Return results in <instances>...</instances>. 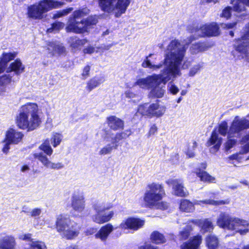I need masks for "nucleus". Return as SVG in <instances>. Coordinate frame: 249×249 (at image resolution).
<instances>
[{"label": "nucleus", "mask_w": 249, "mask_h": 249, "mask_svg": "<svg viewBox=\"0 0 249 249\" xmlns=\"http://www.w3.org/2000/svg\"><path fill=\"white\" fill-rule=\"evenodd\" d=\"M96 231V229L93 228H90L89 229H87L86 231L85 232V235L87 236L93 234Z\"/></svg>", "instance_id": "nucleus-64"}, {"label": "nucleus", "mask_w": 249, "mask_h": 249, "mask_svg": "<svg viewBox=\"0 0 249 249\" xmlns=\"http://www.w3.org/2000/svg\"><path fill=\"white\" fill-rule=\"evenodd\" d=\"M236 143V141L234 139H228L224 143V146L226 151H228Z\"/></svg>", "instance_id": "nucleus-50"}, {"label": "nucleus", "mask_w": 249, "mask_h": 249, "mask_svg": "<svg viewBox=\"0 0 249 249\" xmlns=\"http://www.w3.org/2000/svg\"><path fill=\"white\" fill-rule=\"evenodd\" d=\"M206 245L208 249H217L219 246V240L217 237L210 235L206 238Z\"/></svg>", "instance_id": "nucleus-37"}, {"label": "nucleus", "mask_w": 249, "mask_h": 249, "mask_svg": "<svg viewBox=\"0 0 249 249\" xmlns=\"http://www.w3.org/2000/svg\"><path fill=\"white\" fill-rule=\"evenodd\" d=\"M230 202L229 199L221 200H214L211 199H205L204 200H195L192 203L187 199H182L179 205V209L181 211L191 213L195 210V205H201L202 204L212 205L218 206L221 205L228 204Z\"/></svg>", "instance_id": "nucleus-11"}, {"label": "nucleus", "mask_w": 249, "mask_h": 249, "mask_svg": "<svg viewBox=\"0 0 249 249\" xmlns=\"http://www.w3.org/2000/svg\"><path fill=\"white\" fill-rule=\"evenodd\" d=\"M41 209L39 208H35L31 212V215L32 217L39 216L41 213Z\"/></svg>", "instance_id": "nucleus-57"}, {"label": "nucleus", "mask_w": 249, "mask_h": 249, "mask_svg": "<svg viewBox=\"0 0 249 249\" xmlns=\"http://www.w3.org/2000/svg\"><path fill=\"white\" fill-rule=\"evenodd\" d=\"M90 70V68L89 66H86L83 69V72L82 74V76L86 77L89 76Z\"/></svg>", "instance_id": "nucleus-62"}, {"label": "nucleus", "mask_w": 249, "mask_h": 249, "mask_svg": "<svg viewBox=\"0 0 249 249\" xmlns=\"http://www.w3.org/2000/svg\"><path fill=\"white\" fill-rule=\"evenodd\" d=\"M157 131V127L155 124H153L151 126L149 131V135H154Z\"/></svg>", "instance_id": "nucleus-63"}, {"label": "nucleus", "mask_w": 249, "mask_h": 249, "mask_svg": "<svg viewBox=\"0 0 249 249\" xmlns=\"http://www.w3.org/2000/svg\"><path fill=\"white\" fill-rule=\"evenodd\" d=\"M126 132H128V134L125 133L124 132L117 134L115 136V139L120 140L122 139L127 137L130 134V131L129 130H126Z\"/></svg>", "instance_id": "nucleus-56"}, {"label": "nucleus", "mask_w": 249, "mask_h": 249, "mask_svg": "<svg viewBox=\"0 0 249 249\" xmlns=\"http://www.w3.org/2000/svg\"><path fill=\"white\" fill-rule=\"evenodd\" d=\"M114 213L113 211L108 212H100L95 213L92 216V220L97 224H103L108 222L113 216Z\"/></svg>", "instance_id": "nucleus-20"}, {"label": "nucleus", "mask_w": 249, "mask_h": 249, "mask_svg": "<svg viewBox=\"0 0 249 249\" xmlns=\"http://www.w3.org/2000/svg\"><path fill=\"white\" fill-rule=\"evenodd\" d=\"M167 87L168 90L174 95L176 94L179 91L178 88L172 82L168 83Z\"/></svg>", "instance_id": "nucleus-49"}, {"label": "nucleus", "mask_w": 249, "mask_h": 249, "mask_svg": "<svg viewBox=\"0 0 249 249\" xmlns=\"http://www.w3.org/2000/svg\"><path fill=\"white\" fill-rule=\"evenodd\" d=\"M87 42V40L86 39H80L76 36L70 37L69 39V43L70 46L73 51L81 49V47L84 45Z\"/></svg>", "instance_id": "nucleus-32"}, {"label": "nucleus", "mask_w": 249, "mask_h": 249, "mask_svg": "<svg viewBox=\"0 0 249 249\" xmlns=\"http://www.w3.org/2000/svg\"><path fill=\"white\" fill-rule=\"evenodd\" d=\"M231 7H227L225 9H224L222 11V12L221 14V16L222 17H224L226 19H228L231 17Z\"/></svg>", "instance_id": "nucleus-52"}, {"label": "nucleus", "mask_w": 249, "mask_h": 249, "mask_svg": "<svg viewBox=\"0 0 249 249\" xmlns=\"http://www.w3.org/2000/svg\"><path fill=\"white\" fill-rule=\"evenodd\" d=\"M35 159L38 160L45 167L53 169H59L63 166L61 163H54L49 160L47 156L42 152L35 153L34 154Z\"/></svg>", "instance_id": "nucleus-17"}, {"label": "nucleus", "mask_w": 249, "mask_h": 249, "mask_svg": "<svg viewBox=\"0 0 249 249\" xmlns=\"http://www.w3.org/2000/svg\"><path fill=\"white\" fill-rule=\"evenodd\" d=\"M166 107L158 103L150 105L145 103L140 105L138 108V112L142 115L152 118L154 117H160L163 115L166 111Z\"/></svg>", "instance_id": "nucleus-12"}, {"label": "nucleus", "mask_w": 249, "mask_h": 249, "mask_svg": "<svg viewBox=\"0 0 249 249\" xmlns=\"http://www.w3.org/2000/svg\"><path fill=\"white\" fill-rule=\"evenodd\" d=\"M25 66L22 64L19 59H17L13 62L11 63L9 66L5 69L7 72L14 71L17 75H19L24 71Z\"/></svg>", "instance_id": "nucleus-25"}, {"label": "nucleus", "mask_w": 249, "mask_h": 249, "mask_svg": "<svg viewBox=\"0 0 249 249\" xmlns=\"http://www.w3.org/2000/svg\"><path fill=\"white\" fill-rule=\"evenodd\" d=\"M130 0H99V6L104 12H114L116 17L124 13L130 4Z\"/></svg>", "instance_id": "nucleus-9"}, {"label": "nucleus", "mask_w": 249, "mask_h": 249, "mask_svg": "<svg viewBox=\"0 0 249 249\" xmlns=\"http://www.w3.org/2000/svg\"><path fill=\"white\" fill-rule=\"evenodd\" d=\"M139 249H159L157 247H155L151 244L147 243H144L143 245L140 246L139 248Z\"/></svg>", "instance_id": "nucleus-55"}, {"label": "nucleus", "mask_w": 249, "mask_h": 249, "mask_svg": "<svg viewBox=\"0 0 249 249\" xmlns=\"http://www.w3.org/2000/svg\"><path fill=\"white\" fill-rule=\"evenodd\" d=\"M3 147L2 148V151L5 154H7L8 151L10 149L9 145L12 144L11 142H6V139H5L3 141Z\"/></svg>", "instance_id": "nucleus-54"}, {"label": "nucleus", "mask_w": 249, "mask_h": 249, "mask_svg": "<svg viewBox=\"0 0 249 249\" xmlns=\"http://www.w3.org/2000/svg\"><path fill=\"white\" fill-rule=\"evenodd\" d=\"M217 225L223 229L235 231L241 234L249 231V222L238 217H231L225 213H221L217 219Z\"/></svg>", "instance_id": "nucleus-6"}, {"label": "nucleus", "mask_w": 249, "mask_h": 249, "mask_svg": "<svg viewBox=\"0 0 249 249\" xmlns=\"http://www.w3.org/2000/svg\"><path fill=\"white\" fill-rule=\"evenodd\" d=\"M63 3L53 0H42L28 6L27 16L33 19H41L44 14L53 8L60 7Z\"/></svg>", "instance_id": "nucleus-7"}, {"label": "nucleus", "mask_w": 249, "mask_h": 249, "mask_svg": "<svg viewBox=\"0 0 249 249\" xmlns=\"http://www.w3.org/2000/svg\"><path fill=\"white\" fill-rule=\"evenodd\" d=\"M193 222L198 224L205 231H209L213 228L212 222L208 219L198 220Z\"/></svg>", "instance_id": "nucleus-38"}, {"label": "nucleus", "mask_w": 249, "mask_h": 249, "mask_svg": "<svg viewBox=\"0 0 249 249\" xmlns=\"http://www.w3.org/2000/svg\"><path fill=\"white\" fill-rule=\"evenodd\" d=\"M116 229L117 228H114L111 224H107L100 228L99 231L95 234V237L96 239H100L102 241H106L109 234Z\"/></svg>", "instance_id": "nucleus-21"}, {"label": "nucleus", "mask_w": 249, "mask_h": 249, "mask_svg": "<svg viewBox=\"0 0 249 249\" xmlns=\"http://www.w3.org/2000/svg\"><path fill=\"white\" fill-rule=\"evenodd\" d=\"M249 152V142L244 145L239 152L240 154H245Z\"/></svg>", "instance_id": "nucleus-61"}, {"label": "nucleus", "mask_w": 249, "mask_h": 249, "mask_svg": "<svg viewBox=\"0 0 249 249\" xmlns=\"http://www.w3.org/2000/svg\"><path fill=\"white\" fill-rule=\"evenodd\" d=\"M159 75L154 74L149 75L145 78H140L136 80L133 86H138L140 88L145 89H150L151 85L158 83Z\"/></svg>", "instance_id": "nucleus-16"}, {"label": "nucleus", "mask_w": 249, "mask_h": 249, "mask_svg": "<svg viewBox=\"0 0 249 249\" xmlns=\"http://www.w3.org/2000/svg\"><path fill=\"white\" fill-rule=\"evenodd\" d=\"M210 46L204 42H198L193 44L190 48L192 54H197L200 52L205 51L208 49Z\"/></svg>", "instance_id": "nucleus-35"}, {"label": "nucleus", "mask_w": 249, "mask_h": 249, "mask_svg": "<svg viewBox=\"0 0 249 249\" xmlns=\"http://www.w3.org/2000/svg\"><path fill=\"white\" fill-rule=\"evenodd\" d=\"M192 230L191 227L187 226V229L180 231V238L182 240H185L187 239L190 234V231Z\"/></svg>", "instance_id": "nucleus-51"}, {"label": "nucleus", "mask_w": 249, "mask_h": 249, "mask_svg": "<svg viewBox=\"0 0 249 249\" xmlns=\"http://www.w3.org/2000/svg\"><path fill=\"white\" fill-rule=\"evenodd\" d=\"M195 173L202 181L209 183L215 182V178L214 177L211 176L205 171L201 170L200 169H196Z\"/></svg>", "instance_id": "nucleus-36"}, {"label": "nucleus", "mask_w": 249, "mask_h": 249, "mask_svg": "<svg viewBox=\"0 0 249 249\" xmlns=\"http://www.w3.org/2000/svg\"><path fill=\"white\" fill-rule=\"evenodd\" d=\"M23 137V134L13 129H9L6 134V142L12 144H17L19 142Z\"/></svg>", "instance_id": "nucleus-24"}, {"label": "nucleus", "mask_w": 249, "mask_h": 249, "mask_svg": "<svg viewBox=\"0 0 249 249\" xmlns=\"http://www.w3.org/2000/svg\"><path fill=\"white\" fill-rule=\"evenodd\" d=\"M104 81V78L103 76H95L87 82L86 89L88 92H90L103 83Z\"/></svg>", "instance_id": "nucleus-30"}, {"label": "nucleus", "mask_w": 249, "mask_h": 249, "mask_svg": "<svg viewBox=\"0 0 249 249\" xmlns=\"http://www.w3.org/2000/svg\"><path fill=\"white\" fill-rule=\"evenodd\" d=\"M187 44L181 43L178 40H172L166 51L164 63L166 67L159 75L158 83L151 85L150 95L155 98H161L165 93V85L172 77L181 74L180 69H187L191 62L185 58Z\"/></svg>", "instance_id": "nucleus-1"}, {"label": "nucleus", "mask_w": 249, "mask_h": 249, "mask_svg": "<svg viewBox=\"0 0 249 249\" xmlns=\"http://www.w3.org/2000/svg\"><path fill=\"white\" fill-rule=\"evenodd\" d=\"M89 13L87 8L75 11L69 19L66 30L68 32L82 33L87 30L90 26L96 24L97 20L93 17H89L87 19H82Z\"/></svg>", "instance_id": "nucleus-3"}, {"label": "nucleus", "mask_w": 249, "mask_h": 249, "mask_svg": "<svg viewBox=\"0 0 249 249\" xmlns=\"http://www.w3.org/2000/svg\"><path fill=\"white\" fill-rule=\"evenodd\" d=\"M152 55L153 54H150L147 56L142 62V66L143 68H149L153 71H157L162 67L163 63L160 62L156 64L153 59H150Z\"/></svg>", "instance_id": "nucleus-28"}, {"label": "nucleus", "mask_w": 249, "mask_h": 249, "mask_svg": "<svg viewBox=\"0 0 249 249\" xmlns=\"http://www.w3.org/2000/svg\"><path fill=\"white\" fill-rule=\"evenodd\" d=\"M73 10V8L72 7H70L66 9L58 11L53 15V19H55L67 15L68 14L71 13Z\"/></svg>", "instance_id": "nucleus-45"}, {"label": "nucleus", "mask_w": 249, "mask_h": 249, "mask_svg": "<svg viewBox=\"0 0 249 249\" xmlns=\"http://www.w3.org/2000/svg\"><path fill=\"white\" fill-rule=\"evenodd\" d=\"M17 54L18 53L16 52H4L2 53L0 62V73L5 71L7 67V63L11 60L14 59Z\"/></svg>", "instance_id": "nucleus-27"}, {"label": "nucleus", "mask_w": 249, "mask_h": 249, "mask_svg": "<svg viewBox=\"0 0 249 249\" xmlns=\"http://www.w3.org/2000/svg\"><path fill=\"white\" fill-rule=\"evenodd\" d=\"M71 205L72 209L78 213L82 212L85 208V200L83 195L74 194L71 197Z\"/></svg>", "instance_id": "nucleus-18"}, {"label": "nucleus", "mask_w": 249, "mask_h": 249, "mask_svg": "<svg viewBox=\"0 0 249 249\" xmlns=\"http://www.w3.org/2000/svg\"><path fill=\"white\" fill-rule=\"evenodd\" d=\"M202 67V64L199 63L193 66L190 70L189 75L194 76Z\"/></svg>", "instance_id": "nucleus-47"}, {"label": "nucleus", "mask_w": 249, "mask_h": 249, "mask_svg": "<svg viewBox=\"0 0 249 249\" xmlns=\"http://www.w3.org/2000/svg\"><path fill=\"white\" fill-rule=\"evenodd\" d=\"M222 142V138L219 136L216 129H214L212 132L211 136L207 144L208 146H213L210 148V151L212 153H215L219 149Z\"/></svg>", "instance_id": "nucleus-19"}, {"label": "nucleus", "mask_w": 249, "mask_h": 249, "mask_svg": "<svg viewBox=\"0 0 249 249\" xmlns=\"http://www.w3.org/2000/svg\"><path fill=\"white\" fill-rule=\"evenodd\" d=\"M117 145L113 146L110 144H107V145L102 147L99 152L100 155H106L111 154L113 149H116Z\"/></svg>", "instance_id": "nucleus-44"}, {"label": "nucleus", "mask_w": 249, "mask_h": 249, "mask_svg": "<svg viewBox=\"0 0 249 249\" xmlns=\"http://www.w3.org/2000/svg\"><path fill=\"white\" fill-rule=\"evenodd\" d=\"M125 96L129 99L134 98L136 97V94L130 90L128 89L125 91L124 92Z\"/></svg>", "instance_id": "nucleus-58"}, {"label": "nucleus", "mask_w": 249, "mask_h": 249, "mask_svg": "<svg viewBox=\"0 0 249 249\" xmlns=\"http://www.w3.org/2000/svg\"><path fill=\"white\" fill-rule=\"evenodd\" d=\"M233 10L238 13L245 10V5L249 6V0H231Z\"/></svg>", "instance_id": "nucleus-34"}, {"label": "nucleus", "mask_w": 249, "mask_h": 249, "mask_svg": "<svg viewBox=\"0 0 249 249\" xmlns=\"http://www.w3.org/2000/svg\"><path fill=\"white\" fill-rule=\"evenodd\" d=\"M11 74H6L0 77V95H2L6 92V86L12 80Z\"/></svg>", "instance_id": "nucleus-33"}, {"label": "nucleus", "mask_w": 249, "mask_h": 249, "mask_svg": "<svg viewBox=\"0 0 249 249\" xmlns=\"http://www.w3.org/2000/svg\"><path fill=\"white\" fill-rule=\"evenodd\" d=\"M38 112V106L35 103L29 102L23 105L16 117L17 126L27 131L36 129L42 123Z\"/></svg>", "instance_id": "nucleus-2"}, {"label": "nucleus", "mask_w": 249, "mask_h": 249, "mask_svg": "<svg viewBox=\"0 0 249 249\" xmlns=\"http://www.w3.org/2000/svg\"><path fill=\"white\" fill-rule=\"evenodd\" d=\"M217 133L225 136L227 134L228 135V125L226 121L222 122L219 125L218 130H216Z\"/></svg>", "instance_id": "nucleus-43"}, {"label": "nucleus", "mask_w": 249, "mask_h": 249, "mask_svg": "<svg viewBox=\"0 0 249 249\" xmlns=\"http://www.w3.org/2000/svg\"><path fill=\"white\" fill-rule=\"evenodd\" d=\"M39 149L43 151L48 156H51L53 152V150L50 144L49 140H46L39 146Z\"/></svg>", "instance_id": "nucleus-40"}, {"label": "nucleus", "mask_w": 249, "mask_h": 249, "mask_svg": "<svg viewBox=\"0 0 249 249\" xmlns=\"http://www.w3.org/2000/svg\"><path fill=\"white\" fill-rule=\"evenodd\" d=\"M236 25V22H232L230 23H227V24H222L221 26L223 28L227 29H232L234 27H235Z\"/></svg>", "instance_id": "nucleus-60"}, {"label": "nucleus", "mask_w": 249, "mask_h": 249, "mask_svg": "<svg viewBox=\"0 0 249 249\" xmlns=\"http://www.w3.org/2000/svg\"><path fill=\"white\" fill-rule=\"evenodd\" d=\"M64 23L61 22H56L53 23L52 27L47 30L48 33H51L53 31H58L63 29L64 27Z\"/></svg>", "instance_id": "nucleus-46"}, {"label": "nucleus", "mask_w": 249, "mask_h": 249, "mask_svg": "<svg viewBox=\"0 0 249 249\" xmlns=\"http://www.w3.org/2000/svg\"><path fill=\"white\" fill-rule=\"evenodd\" d=\"M189 31L192 34H194L195 37L190 36L188 38V42H186V44L191 43L194 39L198 37L216 36L219 34V27L215 23L205 24L200 26L199 28L195 27L189 28Z\"/></svg>", "instance_id": "nucleus-10"}, {"label": "nucleus", "mask_w": 249, "mask_h": 249, "mask_svg": "<svg viewBox=\"0 0 249 249\" xmlns=\"http://www.w3.org/2000/svg\"><path fill=\"white\" fill-rule=\"evenodd\" d=\"M151 239L155 244H161L165 242V239L163 234L155 231L151 234Z\"/></svg>", "instance_id": "nucleus-39"}, {"label": "nucleus", "mask_w": 249, "mask_h": 249, "mask_svg": "<svg viewBox=\"0 0 249 249\" xmlns=\"http://www.w3.org/2000/svg\"><path fill=\"white\" fill-rule=\"evenodd\" d=\"M166 183L172 186V194L174 195L179 197H185L188 196V192L180 179H169L166 181Z\"/></svg>", "instance_id": "nucleus-14"}, {"label": "nucleus", "mask_w": 249, "mask_h": 249, "mask_svg": "<svg viewBox=\"0 0 249 249\" xmlns=\"http://www.w3.org/2000/svg\"><path fill=\"white\" fill-rule=\"evenodd\" d=\"M19 238L21 240L30 241H31V240L32 239H31V234L30 233L21 234L19 235Z\"/></svg>", "instance_id": "nucleus-59"}, {"label": "nucleus", "mask_w": 249, "mask_h": 249, "mask_svg": "<svg viewBox=\"0 0 249 249\" xmlns=\"http://www.w3.org/2000/svg\"><path fill=\"white\" fill-rule=\"evenodd\" d=\"M55 226L56 230L60 235L67 240H72L77 237L81 230V227L77 223L64 214L57 216Z\"/></svg>", "instance_id": "nucleus-5"}, {"label": "nucleus", "mask_w": 249, "mask_h": 249, "mask_svg": "<svg viewBox=\"0 0 249 249\" xmlns=\"http://www.w3.org/2000/svg\"><path fill=\"white\" fill-rule=\"evenodd\" d=\"M249 128V118H240L236 116L233 119L228 131V137L231 138L236 136L241 131Z\"/></svg>", "instance_id": "nucleus-13"}, {"label": "nucleus", "mask_w": 249, "mask_h": 249, "mask_svg": "<svg viewBox=\"0 0 249 249\" xmlns=\"http://www.w3.org/2000/svg\"><path fill=\"white\" fill-rule=\"evenodd\" d=\"M29 245L32 249H48L45 243L41 241L32 239Z\"/></svg>", "instance_id": "nucleus-41"}, {"label": "nucleus", "mask_w": 249, "mask_h": 249, "mask_svg": "<svg viewBox=\"0 0 249 249\" xmlns=\"http://www.w3.org/2000/svg\"><path fill=\"white\" fill-rule=\"evenodd\" d=\"M112 207L110 204H108L102 200L96 201L92 205V208L95 213L105 212L106 210H109Z\"/></svg>", "instance_id": "nucleus-31"}, {"label": "nucleus", "mask_w": 249, "mask_h": 249, "mask_svg": "<svg viewBox=\"0 0 249 249\" xmlns=\"http://www.w3.org/2000/svg\"><path fill=\"white\" fill-rule=\"evenodd\" d=\"M107 123L109 127L114 130L123 128L124 125L123 121L114 116L108 117Z\"/></svg>", "instance_id": "nucleus-29"}, {"label": "nucleus", "mask_w": 249, "mask_h": 249, "mask_svg": "<svg viewBox=\"0 0 249 249\" xmlns=\"http://www.w3.org/2000/svg\"><path fill=\"white\" fill-rule=\"evenodd\" d=\"M97 49L96 50L95 48L91 46H89L83 50V52L85 54H92L95 52H97Z\"/></svg>", "instance_id": "nucleus-53"}, {"label": "nucleus", "mask_w": 249, "mask_h": 249, "mask_svg": "<svg viewBox=\"0 0 249 249\" xmlns=\"http://www.w3.org/2000/svg\"><path fill=\"white\" fill-rule=\"evenodd\" d=\"M47 53L50 56H53L56 54H61L65 52V48L61 44L49 42L46 46Z\"/></svg>", "instance_id": "nucleus-22"}, {"label": "nucleus", "mask_w": 249, "mask_h": 249, "mask_svg": "<svg viewBox=\"0 0 249 249\" xmlns=\"http://www.w3.org/2000/svg\"><path fill=\"white\" fill-rule=\"evenodd\" d=\"M62 139V135L61 134L53 132L51 140V143L54 147H56L60 144Z\"/></svg>", "instance_id": "nucleus-42"}, {"label": "nucleus", "mask_w": 249, "mask_h": 249, "mask_svg": "<svg viewBox=\"0 0 249 249\" xmlns=\"http://www.w3.org/2000/svg\"><path fill=\"white\" fill-rule=\"evenodd\" d=\"M16 242L14 236L7 235L0 239V249H15Z\"/></svg>", "instance_id": "nucleus-26"}, {"label": "nucleus", "mask_w": 249, "mask_h": 249, "mask_svg": "<svg viewBox=\"0 0 249 249\" xmlns=\"http://www.w3.org/2000/svg\"><path fill=\"white\" fill-rule=\"evenodd\" d=\"M197 146V143L196 142H193L191 146H190L186 152V154L190 158H192L195 156V148Z\"/></svg>", "instance_id": "nucleus-48"}, {"label": "nucleus", "mask_w": 249, "mask_h": 249, "mask_svg": "<svg viewBox=\"0 0 249 249\" xmlns=\"http://www.w3.org/2000/svg\"><path fill=\"white\" fill-rule=\"evenodd\" d=\"M202 242V237L197 235L194 236L189 241L183 243L180 246L181 249H198Z\"/></svg>", "instance_id": "nucleus-23"}, {"label": "nucleus", "mask_w": 249, "mask_h": 249, "mask_svg": "<svg viewBox=\"0 0 249 249\" xmlns=\"http://www.w3.org/2000/svg\"><path fill=\"white\" fill-rule=\"evenodd\" d=\"M163 185L157 182L149 183L143 196L144 205L147 207H154L157 209L165 210L168 208L166 202L161 201L165 196Z\"/></svg>", "instance_id": "nucleus-4"}, {"label": "nucleus", "mask_w": 249, "mask_h": 249, "mask_svg": "<svg viewBox=\"0 0 249 249\" xmlns=\"http://www.w3.org/2000/svg\"><path fill=\"white\" fill-rule=\"evenodd\" d=\"M249 23L245 27L241 38L235 40L232 55L236 60L243 59L249 63Z\"/></svg>", "instance_id": "nucleus-8"}, {"label": "nucleus", "mask_w": 249, "mask_h": 249, "mask_svg": "<svg viewBox=\"0 0 249 249\" xmlns=\"http://www.w3.org/2000/svg\"><path fill=\"white\" fill-rule=\"evenodd\" d=\"M144 220L135 217H128L121 223L119 228L123 230L137 231L143 227Z\"/></svg>", "instance_id": "nucleus-15"}]
</instances>
